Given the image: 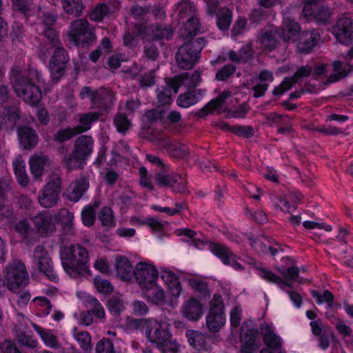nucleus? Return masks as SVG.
<instances>
[{
  "instance_id": "f257e3e1",
  "label": "nucleus",
  "mask_w": 353,
  "mask_h": 353,
  "mask_svg": "<svg viewBox=\"0 0 353 353\" xmlns=\"http://www.w3.org/2000/svg\"><path fill=\"white\" fill-rule=\"evenodd\" d=\"M10 82L17 94L30 105H37L41 98V92L36 83L41 81L39 72L35 69H30L27 75L21 68L14 65L10 72Z\"/></svg>"
},
{
  "instance_id": "f03ea898",
  "label": "nucleus",
  "mask_w": 353,
  "mask_h": 353,
  "mask_svg": "<svg viewBox=\"0 0 353 353\" xmlns=\"http://www.w3.org/2000/svg\"><path fill=\"white\" fill-rule=\"evenodd\" d=\"M60 257L65 272L71 277L77 278L89 271V254L79 244H72L61 248Z\"/></svg>"
},
{
  "instance_id": "7ed1b4c3",
  "label": "nucleus",
  "mask_w": 353,
  "mask_h": 353,
  "mask_svg": "<svg viewBox=\"0 0 353 353\" xmlns=\"http://www.w3.org/2000/svg\"><path fill=\"white\" fill-rule=\"evenodd\" d=\"M145 336L147 340L162 353H176L179 350V345L172 339V334L165 322L148 320Z\"/></svg>"
},
{
  "instance_id": "20e7f679",
  "label": "nucleus",
  "mask_w": 353,
  "mask_h": 353,
  "mask_svg": "<svg viewBox=\"0 0 353 353\" xmlns=\"http://www.w3.org/2000/svg\"><path fill=\"white\" fill-rule=\"evenodd\" d=\"M299 25L290 19H285L283 26L282 37L286 41L296 42V47L300 52H309L320 39L316 30L300 33Z\"/></svg>"
},
{
  "instance_id": "39448f33",
  "label": "nucleus",
  "mask_w": 353,
  "mask_h": 353,
  "mask_svg": "<svg viewBox=\"0 0 353 353\" xmlns=\"http://www.w3.org/2000/svg\"><path fill=\"white\" fill-rule=\"evenodd\" d=\"M4 283L14 293L25 288L30 281L26 265L19 259H13L3 270Z\"/></svg>"
},
{
  "instance_id": "423d86ee",
  "label": "nucleus",
  "mask_w": 353,
  "mask_h": 353,
  "mask_svg": "<svg viewBox=\"0 0 353 353\" xmlns=\"http://www.w3.org/2000/svg\"><path fill=\"white\" fill-rule=\"evenodd\" d=\"M68 37L70 42L75 46L80 43H89L96 40L93 29L85 19L72 21L69 26Z\"/></svg>"
},
{
  "instance_id": "0eeeda50",
  "label": "nucleus",
  "mask_w": 353,
  "mask_h": 353,
  "mask_svg": "<svg viewBox=\"0 0 353 353\" xmlns=\"http://www.w3.org/2000/svg\"><path fill=\"white\" fill-rule=\"evenodd\" d=\"M278 270L283 275V276L288 279V281L282 280L275 274L265 268L257 269L258 274L261 278H263L264 280L268 282L278 284L280 288L284 290L287 288L292 287V281L297 280L299 282H301V281L299 279L298 268L294 266H291L289 268H279Z\"/></svg>"
},
{
  "instance_id": "6e6552de",
  "label": "nucleus",
  "mask_w": 353,
  "mask_h": 353,
  "mask_svg": "<svg viewBox=\"0 0 353 353\" xmlns=\"http://www.w3.org/2000/svg\"><path fill=\"white\" fill-rule=\"evenodd\" d=\"M225 323L223 299L220 294H215L210 301L209 313L206 316V325L210 331L218 332Z\"/></svg>"
},
{
  "instance_id": "1a4fd4ad",
  "label": "nucleus",
  "mask_w": 353,
  "mask_h": 353,
  "mask_svg": "<svg viewBox=\"0 0 353 353\" xmlns=\"http://www.w3.org/2000/svg\"><path fill=\"white\" fill-rule=\"evenodd\" d=\"M61 192V179L58 176L53 177L39 191L38 202L45 208L55 206L59 201Z\"/></svg>"
},
{
  "instance_id": "9d476101",
  "label": "nucleus",
  "mask_w": 353,
  "mask_h": 353,
  "mask_svg": "<svg viewBox=\"0 0 353 353\" xmlns=\"http://www.w3.org/2000/svg\"><path fill=\"white\" fill-rule=\"evenodd\" d=\"M133 276L137 284L142 288L158 280L159 271L152 261H141L135 265Z\"/></svg>"
},
{
  "instance_id": "9b49d317",
  "label": "nucleus",
  "mask_w": 353,
  "mask_h": 353,
  "mask_svg": "<svg viewBox=\"0 0 353 353\" xmlns=\"http://www.w3.org/2000/svg\"><path fill=\"white\" fill-rule=\"evenodd\" d=\"M33 263L40 272L46 275L50 280L57 282L59 278L54 272L52 261L48 252L42 245L37 246L33 252Z\"/></svg>"
},
{
  "instance_id": "f8f14e48",
  "label": "nucleus",
  "mask_w": 353,
  "mask_h": 353,
  "mask_svg": "<svg viewBox=\"0 0 353 353\" xmlns=\"http://www.w3.org/2000/svg\"><path fill=\"white\" fill-rule=\"evenodd\" d=\"M34 230L41 236H48L57 230L52 214L48 211H41L31 218Z\"/></svg>"
},
{
  "instance_id": "ddd939ff",
  "label": "nucleus",
  "mask_w": 353,
  "mask_h": 353,
  "mask_svg": "<svg viewBox=\"0 0 353 353\" xmlns=\"http://www.w3.org/2000/svg\"><path fill=\"white\" fill-rule=\"evenodd\" d=\"M197 42L187 43L181 46L176 54L178 65L183 69H190L196 63L200 50L196 49Z\"/></svg>"
},
{
  "instance_id": "4468645a",
  "label": "nucleus",
  "mask_w": 353,
  "mask_h": 353,
  "mask_svg": "<svg viewBox=\"0 0 353 353\" xmlns=\"http://www.w3.org/2000/svg\"><path fill=\"white\" fill-rule=\"evenodd\" d=\"M77 296L80 298H85V301L90 308V311L83 312L80 315V323L85 325H90L92 323L93 319L92 314H94L96 318L99 319H103L105 317V310L103 306L100 304L99 301L84 292H77Z\"/></svg>"
},
{
  "instance_id": "2eb2a0df",
  "label": "nucleus",
  "mask_w": 353,
  "mask_h": 353,
  "mask_svg": "<svg viewBox=\"0 0 353 353\" xmlns=\"http://www.w3.org/2000/svg\"><path fill=\"white\" fill-rule=\"evenodd\" d=\"M332 33L339 43L350 45L353 41V19L344 15L340 17Z\"/></svg>"
},
{
  "instance_id": "dca6fc26",
  "label": "nucleus",
  "mask_w": 353,
  "mask_h": 353,
  "mask_svg": "<svg viewBox=\"0 0 353 353\" xmlns=\"http://www.w3.org/2000/svg\"><path fill=\"white\" fill-rule=\"evenodd\" d=\"M303 14L307 20L316 19L319 21L327 20L330 12L321 5V0H301Z\"/></svg>"
},
{
  "instance_id": "f3484780",
  "label": "nucleus",
  "mask_w": 353,
  "mask_h": 353,
  "mask_svg": "<svg viewBox=\"0 0 353 353\" xmlns=\"http://www.w3.org/2000/svg\"><path fill=\"white\" fill-rule=\"evenodd\" d=\"M210 249L224 264L231 265L237 271L243 270V265L239 261V259L225 246L221 244L212 243Z\"/></svg>"
},
{
  "instance_id": "a211bd4d",
  "label": "nucleus",
  "mask_w": 353,
  "mask_h": 353,
  "mask_svg": "<svg viewBox=\"0 0 353 353\" xmlns=\"http://www.w3.org/2000/svg\"><path fill=\"white\" fill-rule=\"evenodd\" d=\"M261 330L263 342L270 349L279 350V353H284L281 350L282 342L281 338L275 334L273 327L266 323H261ZM260 353H272L269 349L264 348Z\"/></svg>"
},
{
  "instance_id": "6ab92c4d",
  "label": "nucleus",
  "mask_w": 353,
  "mask_h": 353,
  "mask_svg": "<svg viewBox=\"0 0 353 353\" xmlns=\"http://www.w3.org/2000/svg\"><path fill=\"white\" fill-rule=\"evenodd\" d=\"M312 72V68L307 65L300 68L295 73L294 76L290 78H285L281 83L276 87L272 93L275 96H280L291 88L292 85L302 77L309 76Z\"/></svg>"
},
{
  "instance_id": "aec40b11",
  "label": "nucleus",
  "mask_w": 353,
  "mask_h": 353,
  "mask_svg": "<svg viewBox=\"0 0 353 353\" xmlns=\"http://www.w3.org/2000/svg\"><path fill=\"white\" fill-rule=\"evenodd\" d=\"M114 267L117 276L123 281H130L133 276V269L128 258L122 255L114 257Z\"/></svg>"
},
{
  "instance_id": "412c9836",
  "label": "nucleus",
  "mask_w": 353,
  "mask_h": 353,
  "mask_svg": "<svg viewBox=\"0 0 353 353\" xmlns=\"http://www.w3.org/2000/svg\"><path fill=\"white\" fill-rule=\"evenodd\" d=\"M170 79L175 87H176L177 90H179L180 87L189 89L199 85L201 81V74L198 71H194L192 73L183 72Z\"/></svg>"
},
{
  "instance_id": "4be33fe9",
  "label": "nucleus",
  "mask_w": 353,
  "mask_h": 353,
  "mask_svg": "<svg viewBox=\"0 0 353 353\" xmlns=\"http://www.w3.org/2000/svg\"><path fill=\"white\" fill-rule=\"evenodd\" d=\"M160 276L165 284L168 287L170 294L175 298H178L182 288L179 278L175 273L168 268L161 270Z\"/></svg>"
},
{
  "instance_id": "5701e85b",
  "label": "nucleus",
  "mask_w": 353,
  "mask_h": 353,
  "mask_svg": "<svg viewBox=\"0 0 353 353\" xmlns=\"http://www.w3.org/2000/svg\"><path fill=\"white\" fill-rule=\"evenodd\" d=\"M182 315L189 321H197L203 315V306L199 301L191 298L181 308Z\"/></svg>"
},
{
  "instance_id": "b1692460",
  "label": "nucleus",
  "mask_w": 353,
  "mask_h": 353,
  "mask_svg": "<svg viewBox=\"0 0 353 353\" xmlns=\"http://www.w3.org/2000/svg\"><path fill=\"white\" fill-rule=\"evenodd\" d=\"M157 281H154L150 285L141 288L144 297L154 304H162L165 301V292L157 284Z\"/></svg>"
},
{
  "instance_id": "393cba45",
  "label": "nucleus",
  "mask_w": 353,
  "mask_h": 353,
  "mask_svg": "<svg viewBox=\"0 0 353 353\" xmlns=\"http://www.w3.org/2000/svg\"><path fill=\"white\" fill-rule=\"evenodd\" d=\"M32 326L46 346L53 349H58L60 347L58 337L54 330L43 328L33 323Z\"/></svg>"
},
{
  "instance_id": "a878e982",
  "label": "nucleus",
  "mask_w": 353,
  "mask_h": 353,
  "mask_svg": "<svg viewBox=\"0 0 353 353\" xmlns=\"http://www.w3.org/2000/svg\"><path fill=\"white\" fill-rule=\"evenodd\" d=\"M18 137L20 144L26 149L34 147L38 142L36 132L28 127H20L18 130Z\"/></svg>"
},
{
  "instance_id": "bb28decb",
  "label": "nucleus",
  "mask_w": 353,
  "mask_h": 353,
  "mask_svg": "<svg viewBox=\"0 0 353 353\" xmlns=\"http://www.w3.org/2000/svg\"><path fill=\"white\" fill-rule=\"evenodd\" d=\"M256 332L249 330L248 332H241V340L243 343L241 353H257L259 344L256 341Z\"/></svg>"
},
{
  "instance_id": "cd10ccee",
  "label": "nucleus",
  "mask_w": 353,
  "mask_h": 353,
  "mask_svg": "<svg viewBox=\"0 0 353 353\" xmlns=\"http://www.w3.org/2000/svg\"><path fill=\"white\" fill-rule=\"evenodd\" d=\"M93 139L89 136H80L76 140L74 150L75 154L79 155L83 160L92 153Z\"/></svg>"
},
{
  "instance_id": "c85d7f7f",
  "label": "nucleus",
  "mask_w": 353,
  "mask_h": 353,
  "mask_svg": "<svg viewBox=\"0 0 353 353\" xmlns=\"http://www.w3.org/2000/svg\"><path fill=\"white\" fill-rule=\"evenodd\" d=\"M177 92L176 87H175L170 79L166 81L165 85L157 88V94L158 103L161 105L169 104L172 101V95Z\"/></svg>"
},
{
  "instance_id": "c756f323",
  "label": "nucleus",
  "mask_w": 353,
  "mask_h": 353,
  "mask_svg": "<svg viewBox=\"0 0 353 353\" xmlns=\"http://www.w3.org/2000/svg\"><path fill=\"white\" fill-rule=\"evenodd\" d=\"M12 7L25 14L26 17L34 16V14L40 11V7L36 6L34 0H12Z\"/></svg>"
},
{
  "instance_id": "7c9ffc66",
  "label": "nucleus",
  "mask_w": 353,
  "mask_h": 353,
  "mask_svg": "<svg viewBox=\"0 0 353 353\" xmlns=\"http://www.w3.org/2000/svg\"><path fill=\"white\" fill-rule=\"evenodd\" d=\"M140 34H146L149 39H161L171 37L172 32L163 25H157L145 28Z\"/></svg>"
},
{
  "instance_id": "2f4dec72",
  "label": "nucleus",
  "mask_w": 353,
  "mask_h": 353,
  "mask_svg": "<svg viewBox=\"0 0 353 353\" xmlns=\"http://www.w3.org/2000/svg\"><path fill=\"white\" fill-rule=\"evenodd\" d=\"M279 37L276 29L271 28L261 32L259 41L264 48L272 50L276 46Z\"/></svg>"
},
{
  "instance_id": "473e14b6",
  "label": "nucleus",
  "mask_w": 353,
  "mask_h": 353,
  "mask_svg": "<svg viewBox=\"0 0 353 353\" xmlns=\"http://www.w3.org/2000/svg\"><path fill=\"white\" fill-rule=\"evenodd\" d=\"M101 201L94 199L92 203L85 206L81 211V220L84 225L90 227L95 221V210L100 205Z\"/></svg>"
},
{
  "instance_id": "72a5a7b5",
  "label": "nucleus",
  "mask_w": 353,
  "mask_h": 353,
  "mask_svg": "<svg viewBox=\"0 0 353 353\" xmlns=\"http://www.w3.org/2000/svg\"><path fill=\"white\" fill-rule=\"evenodd\" d=\"M88 188L89 183L85 178L83 177L77 180L70 185L71 191L69 193L70 199L74 201H79Z\"/></svg>"
},
{
  "instance_id": "f704fd0d",
  "label": "nucleus",
  "mask_w": 353,
  "mask_h": 353,
  "mask_svg": "<svg viewBox=\"0 0 353 353\" xmlns=\"http://www.w3.org/2000/svg\"><path fill=\"white\" fill-rule=\"evenodd\" d=\"M230 96V92L225 90L222 92L216 99L210 101L205 107L201 110V115L204 116L206 114L211 113L215 110L219 111L222 108L224 101Z\"/></svg>"
},
{
  "instance_id": "c9c22d12",
  "label": "nucleus",
  "mask_w": 353,
  "mask_h": 353,
  "mask_svg": "<svg viewBox=\"0 0 353 353\" xmlns=\"http://www.w3.org/2000/svg\"><path fill=\"white\" fill-rule=\"evenodd\" d=\"M61 4L65 13L75 17L81 15L84 9L82 0H61Z\"/></svg>"
},
{
  "instance_id": "e433bc0d",
  "label": "nucleus",
  "mask_w": 353,
  "mask_h": 353,
  "mask_svg": "<svg viewBox=\"0 0 353 353\" xmlns=\"http://www.w3.org/2000/svg\"><path fill=\"white\" fill-rule=\"evenodd\" d=\"M185 336L190 345L194 349L201 350L205 347V337L201 332L197 330H188L185 332Z\"/></svg>"
},
{
  "instance_id": "4c0bfd02",
  "label": "nucleus",
  "mask_w": 353,
  "mask_h": 353,
  "mask_svg": "<svg viewBox=\"0 0 353 353\" xmlns=\"http://www.w3.org/2000/svg\"><path fill=\"white\" fill-rule=\"evenodd\" d=\"M202 97V95L199 91H191L178 97L176 103L180 107L188 108L196 104Z\"/></svg>"
},
{
  "instance_id": "58836bf2",
  "label": "nucleus",
  "mask_w": 353,
  "mask_h": 353,
  "mask_svg": "<svg viewBox=\"0 0 353 353\" xmlns=\"http://www.w3.org/2000/svg\"><path fill=\"white\" fill-rule=\"evenodd\" d=\"M99 114L95 112H90L79 115V125L76 126L80 133L88 131L91 128L92 123L98 121Z\"/></svg>"
},
{
  "instance_id": "ea45409f",
  "label": "nucleus",
  "mask_w": 353,
  "mask_h": 353,
  "mask_svg": "<svg viewBox=\"0 0 353 353\" xmlns=\"http://www.w3.org/2000/svg\"><path fill=\"white\" fill-rule=\"evenodd\" d=\"M72 336L82 350L87 352L91 350V336L88 332L80 331L74 327Z\"/></svg>"
},
{
  "instance_id": "a19ab883",
  "label": "nucleus",
  "mask_w": 353,
  "mask_h": 353,
  "mask_svg": "<svg viewBox=\"0 0 353 353\" xmlns=\"http://www.w3.org/2000/svg\"><path fill=\"white\" fill-rule=\"evenodd\" d=\"M105 95H110L107 90L101 89L92 92L89 87H83L79 93V97L81 99L89 97L93 103H95L98 100H104Z\"/></svg>"
},
{
  "instance_id": "79ce46f5",
  "label": "nucleus",
  "mask_w": 353,
  "mask_h": 353,
  "mask_svg": "<svg viewBox=\"0 0 353 353\" xmlns=\"http://www.w3.org/2000/svg\"><path fill=\"white\" fill-rule=\"evenodd\" d=\"M48 161L45 156H34L30 158L29 163L32 174L34 177L41 175L43 167Z\"/></svg>"
},
{
  "instance_id": "37998d69",
  "label": "nucleus",
  "mask_w": 353,
  "mask_h": 353,
  "mask_svg": "<svg viewBox=\"0 0 353 353\" xmlns=\"http://www.w3.org/2000/svg\"><path fill=\"white\" fill-rule=\"evenodd\" d=\"M232 16L231 11L227 8H221L218 14L216 19V24L218 28L221 30H228L232 22Z\"/></svg>"
},
{
  "instance_id": "c03bdc74",
  "label": "nucleus",
  "mask_w": 353,
  "mask_h": 353,
  "mask_svg": "<svg viewBox=\"0 0 353 353\" xmlns=\"http://www.w3.org/2000/svg\"><path fill=\"white\" fill-rule=\"evenodd\" d=\"M345 59H346L345 65H344V63L342 61H336L334 62L333 68H334V72H336V73L335 74L336 77H335L334 81L342 79L343 77H344L347 75V70H346L345 68H346V65H350L349 62L352 59H353V47L348 52Z\"/></svg>"
},
{
  "instance_id": "a18cd8bd",
  "label": "nucleus",
  "mask_w": 353,
  "mask_h": 353,
  "mask_svg": "<svg viewBox=\"0 0 353 353\" xmlns=\"http://www.w3.org/2000/svg\"><path fill=\"white\" fill-rule=\"evenodd\" d=\"M53 218L55 223H59L64 226L70 227L74 220V214L68 209L61 208L54 214Z\"/></svg>"
},
{
  "instance_id": "49530a36",
  "label": "nucleus",
  "mask_w": 353,
  "mask_h": 353,
  "mask_svg": "<svg viewBox=\"0 0 353 353\" xmlns=\"http://www.w3.org/2000/svg\"><path fill=\"white\" fill-rule=\"evenodd\" d=\"M99 219L103 226L113 228L116 225L113 212L109 207L105 206L100 210Z\"/></svg>"
},
{
  "instance_id": "de8ad7c7",
  "label": "nucleus",
  "mask_w": 353,
  "mask_h": 353,
  "mask_svg": "<svg viewBox=\"0 0 353 353\" xmlns=\"http://www.w3.org/2000/svg\"><path fill=\"white\" fill-rule=\"evenodd\" d=\"M84 164L85 160L77 154H75L74 151H73L72 155L65 157L63 161V166L69 170L81 168Z\"/></svg>"
},
{
  "instance_id": "09e8293b",
  "label": "nucleus",
  "mask_w": 353,
  "mask_h": 353,
  "mask_svg": "<svg viewBox=\"0 0 353 353\" xmlns=\"http://www.w3.org/2000/svg\"><path fill=\"white\" fill-rule=\"evenodd\" d=\"M188 284L200 298L209 296V290L206 283L197 279H188Z\"/></svg>"
},
{
  "instance_id": "8fccbe9b",
  "label": "nucleus",
  "mask_w": 353,
  "mask_h": 353,
  "mask_svg": "<svg viewBox=\"0 0 353 353\" xmlns=\"http://www.w3.org/2000/svg\"><path fill=\"white\" fill-rule=\"evenodd\" d=\"M3 115V119L8 123L7 128H13L19 118V110L15 107L6 108Z\"/></svg>"
},
{
  "instance_id": "3c124183",
  "label": "nucleus",
  "mask_w": 353,
  "mask_h": 353,
  "mask_svg": "<svg viewBox=\"0 0 353 353\" xmlns=\"http://www.w3.org/2000/svg\"><path fill=\"white\" fill-rule=\"evenodd\" d=\"M39 18L41 19V22L37 24V28L43 29L45 28H50L56 21V16L50 12L43 11L40 8V11L34 14Z\"/></svg>"
},
{
  "instance_id": "603ef678",
  "label": "nucleus",
  "mask_w": 353,
  "mask_h": 353,
  "mask_svg": "<svg viewBox=\"0 0 353 353\" xmlns=\"http://www.w3.org/2000/svg\"><path fill=\"white\" fill-rule=\"evenodd\" d=\"M15 334L18 342L23 345L34 348L39 344L38 341L30 334L17 330Z\"/></svg>"
},
{
  "instance_id": "864d4df0",
  "label": "nucleus",
  "mask_w": 353,
  "mask_h": 353,
  "mask_svg": "<svg viewBox=\"0 0 353 353\" xmlns=\"http://www.w3.org/2000/svg\"><path fill=\"white\" fill-rule=\"evenodd\" d=\"M199 31V19L194 17H191L185 24V32L182 33L184 37H192Z\"/></svg>"
},
{
  "instance_id": "5fc2aeb1",
  "label": "nucleus",
  "mask_w": 353,
  "mask_h": 353,
  "mask_svg": "<svg viewBox=\"0 0 353 353\" xmlns=\"http://www.w3.org/2000/svg\"><path fill=\"white\" fill-rule=\"evenodd\" d=\"M39 33L43 34V36L48 39L50 43L54 48L59 46L60 41L57 32L50 28H45L43 29H36Z\"/></svg>"
},
{
  "instance_id": "6e6d98bb",
  "label": "nucleus",
  "mask_w": 353,
  "mask_h": 353,
  "mask_svg": "<svg viewBox=\"0 0 353 353\" xmlns=\"http://www.w3.org/2000/svg\"><path fill=\"white\" fill-rule=\"evenodd\" d=\"M66 63L57 62L55 60H50V70L54 79L58 80L63 74Z\"/></svg>"
},
{
  "instance_id": "4d7b16f0",
  "label": "nucleus",
  "mask_w": 353,
  "mask_h": 353,
  "mask_svg": "<svg viewBox=\"0 0 353 353\" xmlns=\"http://www.w3.org/2000/svg\"><path fill=\"white\" fill-rule=\"evenodd\" d=\"M312 295L318 304L321 305L323 303H326L329 307L332 306L334 296L330 291L325 290L323 295L320 294L316 291H312Z\"/></svg>"
},
{
  "instance_id": "13d9d810",
  "label": "nucleus",
  "mask_w": 353,
  "mask_h": 353,
  "mask_svg": "<svg viewBox=\"0 0 353 353\" xmlns=\"http://www.w3.org/2000/svg\"><path fill=\"white\" fill-rule=\"evenodd\" d=\"M94 285L97 290L103 294H110L113 290V287L110 282L107 279H103L100 277L94 279Z\"/></svg>"
},
{
  "instance_id": "bf43d9fd",
  "label": "nucleus",
  "mask_w": 353,
  "mask_h": 353,
  "mask_svg": "<svg viewBox=\"0 0 353 353\" xmlns=\"http://www.w3.org/2000/svg\"><path fill=\"white\" fill-rule=\"evenodd\" d=\"M78 134H80V132L78 129H77V127L73 128H68L59 130L54 136V139L60 142H63L70 139L73 136Z\"/></svg>"
},
{
  "instance_id": "052dcab7",
  "label": "nucleus",
  "mask_w": 353,
  "mask_h": 353,
  "mask_svg": "<svg viewBox=\"0 0 353 353\" xmlns=\"http://www.w3.org/2000/svg\"><path fill=\"white\" fill-rule=\"evenodd\" d=\"M94 268L103 274H108L111 272V267L105 257L97 258L93 263Z\"/></svg>"
},
{
  "instance_id": "680f3d73",
  "label": "nucleus",
  "mask_w": 353,
  "mask_h": 353,
  "mask_svg": "<svg viewBox=\"0 0 353 353\" xmlns=\"http://www.w3.org/2000/svg\"><path fill=\"white\" fill-rule=\"evenodd\" d=\"M95 353H116L113 343L106 339L99 341L95 347Z\"/></svg>"
},
{
  "instance_id": "e2e57ef3",
  "label": "nucleus",
  "mask_w": 353,
  "mask_h": 353,
  "mask_svg": "<svg viewBox=\"0 0 353 353\" xmlns=\"http://www.w3.org/2000/svg\"><path fill=\"white\" fill-rule=\"evenodd\" d=\"M139 184L143 188H148V190H152L154 186L152 183V179L148 174L147 169L142 166L139 169Z\"/></svg>"
},
{
  "instance_id": "0e129e2a",
  "label": "nucleus",
  "mask_w": 353,
  "mask_h": 353,
  "mask_svg": "<svg viewBox=\"0 0 353 353\" xmlns=\"http://www.w3.org/2000/svg\"><path fill=\"white\" fill-rule=\"evenodd\" d=\"M109 12V8L104 3L98 4L90 14L92 21H100Z\"/></svg>"
},
{
  "instance_id": "69168bd1",
  "label": "nucleus",
  "mask_w": 353,
  "mask_h": 353,
  "mask_svg": "<svg viewBox=\"0 0 353 353\" xmlns=\"http://www.w3.org/2000/svg\"><path fill=\"white\" fill-rule=\"evenodd\" d=\"M114 124L120 132H125L131 126L130 120L123 114H119L116 116Z\"/></svg>"
},
{
  "instance_id": "338daca9",
  "label": "nucleus",
  "mask_w": 353,
  "mask_h": 353,
  "mask_svg": "<svg viewBox=\"0 0 353 353\" xmlns=\"http://www.w3.org/2000/svg\"><path fill=\"white\" fill-rule=\"evenodd\" d=\"M171 188L174 192H183L186 190V180L182 176L174 174L171 185Z\"/></svg>"
},
{
  "instance_id": "774afa93",
  "label": "nucleus",
  "mask_w": 353,
  "mask_h": 353,
  "mask_svg": "<svg viewBox=\"0 0 353 353\" xmlns=\"http://www.w3.org/2000/svg\"><path fill=\"white\" fill-rule=\"evenodd\" d=\"M179 15L182 19L185 15H189L194 10V6L188 0H183L178 5Z\"/></svg>"
}]
</instances>
